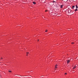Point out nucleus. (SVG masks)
<instances>
[{"mask_svg": "<svg viewBox=\"0 0 78 78\" xmlns=\"http://www.w3.org/2000/svg\"><path fill=\"white\" fill-rule=\"evenodd\" d=\"M70 60H67V64H69V62H70Z\"/></svg>", "mask_w": 78, "mask_h": 78, "instance_id": "nucleus-1", "label": "nucleus"}, {"mask_svg": "<svg viewBox=\"0 0 78 78\" xmlns=\"http://www.w3.org/2000/svg\"><path fill=\"white\" fill-rule=\"evenodd\" d=\"M55 69H57L58 67H58V64L55 65Z\"/></svg>", "mask_w": 78, "mask_h": 78, "instance_id": "nucleus-2", "label": "nucleus"}, {"mask_svg": "<svg viewBox=\"0 0 78 78\" xmlns=\"http://www.w3.org/2000/svg\"><path fill=\"white\" fill-rule=\"evenodd\" d=\"M76 66H75V67L73 68V70H74V69H76Z\"/></svg>", "mask_w": 78, "mask_h": 78, "instance_id": "nucleus-3", "label": "nucleus"}, {"mask_svg": "<svg viewBox=\"0 0 78 78\" xmlns=\"http://www.w3.org/2000/svg\"><path fill=\"white\" fill-rule=\"evenodd\" d=\"M26 53H27V56H28V54H29V52H27Z\"/></svg>", "mask_w": 78, "mask_h": 78, "instance_id": "nucleus-4", "label": "nucleus"}, {"mask_svg": "<svg viewBox=\"0 0 78 78\" xmlns=\"http://www.w3.org/2000/svg\"><path fill=\"white\" fill-rule=\"evenodd\" d=\"M68 12H69V13H71V10H69L68 11Z\"/></svg>", "mask_w": 78, "mask_h": 78, "instance_id": "nucleus-5", "label": "nucleus"}, {"mask_svg": "<svg viewBox=\"0 0 78 78\" xmlns=\"http://www.w3.org/2000/svg\"><path fill=\"white\" fill-rule=\"evenodd\" d=\"M60 6H60L61 8H62V5H61Z\"/></svg>", "mask_w": 78, "mask_h": 78, "instance_id": "nucleus-6", "label": "nucleus"}, {"mask_svg": "<svg viewBox=\"0 0 78 78\" xmlns=\"http://www.w3.org/2000/svg\"><path fill=\"white\" fill-rule=\"evenodd\" d=\"M33 3L34 5H36V2H33Z\"/></svg>", "mask_w": 78, "mask_h": 78, "instance_id": "nucleus-7", "label": "nucleus"}, {"mask_svg": "<svg viewBox=\"0 0 78 78\" xmlns=\"http://www.w3.org/2000/svg\"><path fill=\"white\" fill-rule=\"evenodd\" d=\"M76 8H78V6H77V5H76Z\"/></svg>", "mask_w": 78, "mask_h": 78, "instance_id": "nucleus-8", "label": "nucleus"}, {"mask_svg": "<svg viewBox=\"0 0 78 78\" xmlns=\"http://www.w3.org/2000/svg\"><path fill=\"white\" fill-rule=\"evenodd\" d=\"M77 10H78V9H76L75 10V11H77Z\"/></svg>", "mask_w": 78, "mask_h": 78, "instance_id": "nucleus-9", "label": "nucleus"}, {"mask_svg": "<svg viewBox=\"0 0 78 78\" xmlns=\"http://www.w3.org/2000/svg\"><path fill=\"white\" fill-rule=\"evenodd\" d=\"M9 72H10V73H11V72H12L11 71H10V70H9Z\"/></svg>", "mask_w": 78, "mask_h": 78, "instance_id": "nucleus-10", "label": "nucleus"}, {"mask_svg": "<svg viewBox=\"0 0 78 78\" xmlns=\"http://www.w3.org/2000/svg\"><path fill=\"white\" fill-rule=\"evenodd\" d=\"M74 42H72L71 43L72 44H74Z\"/></svg>", "mask_w": 78, "mask_h": 78, "instance_id": "nucleus-11", "label": "nucleus"}, {"mask_svg": "<svg viewBox=\"0 0 78 78\" xmlns=\"http://www.w3.org/2000/svg\"><path fill=\"white\" fill-rule=\"evenodd\" d=\"M73 8H75V6H73Z\"/></svg>", "mask_w": 78, "mask_h": 78, "instance_id": "nucleus-12", "label": "nucleus"}, {"mask_svg": "<svg viewBox=\"0 0 78 78\" xmlns=\"http://www.w3.org/2000/svg\"><path fill=\"white\" fill-rule=\"evenodd\" d=\"M47 31H48V30H46V31H45V32H47Z\"/></svg>", "mask_w": 78, "mask_h": 78, "instance_id": "nucleus-13", "label": "nucleus"}, {"mask_svg": "<svg viewBox=\"0 0 78 78\" xmlns=\"http://www.w3.org/2000/svg\"><path fill=\"white\" fill-rule=\"evenodd\" d=\"M1 59H3V58L2 57L1 58Z\"/></svg>", "mask_w": 78, "mask_h": 78, "instance_id": "nucleus-14", "label": "nucleus"}, {"mask_svg": "<svg viewBox=\"0 0 78 78\" xmlns=\"http://www.w3.org/2000/svg\"><path fill=\"white\" fill-rule=\"evenodd\" d=\"M65 75H67V73H65Z\"/></svg>", "mask_w": 78, "mask_h": 78, "instance_id": "nucleus-15", "label": "nucleus"}, {"mask_svg": "<svg viewBox=\"0 0 78 78\" xmlns=\"http://www.w3.org/2000/svg\"><path fill=\"white\" fill-rule=\"evenodd\" d=\"M76 67H77V66H78V65H76Z\"/></svg>", "mask_w": 78, "mask_h": 78, "instance_id": "nucleus-16", "label": "nucleus"}, {"mask_svg": "<svg viewBox=\"0 0 78 78\" xmlns=\"http://www.w3.org/2000/svg\"><path fill=\"white\" fill-rule=\"evenodd\" d=\"M45 12H47V10H46V11H45Z\"/></svg>", "mask_w": 78, "mask_h": 78, "instance_id": "nucleus-17", "label": "nucleus"}, {"mask_svg": "<svg viewBox=\"0 0 78 78\" xmlns=\"http://www.w3.org/2000/svg\"><path fill=\"white\" fill-rule=\"evenodd\" d=\"M38 41H39V40H38Z\"/></svg>", "mask_w": 78, "mask_h": 78, "instance_id": "nucleus-18", "label": "nucleus"}, {"mask_svg": "<svg viewBox=\"0 0 78 78\" xmlns=\"http://www.w3.org/2000/svg\"><path fill=\"white\" fill-rule=\"evenodd\" d=\"M54 2H55V1H54Z\"/></svg>", "mask_w": 78, "mask_h": 78, "instance_id": "nucleus-19", "label": "nucleus"}, {"mask_svg": "<svg viewBox=\"0 0 78 78\" xmlns=\"http://www.w3.org/2000/svg\"><path fill=\"white\" fill-rule=\"evenodd\" d=\"M1 76H0V77Z\"/></svg>", "mask_w": 78, "mask_h": 78, "instance_id": "nucleus-20", "label": "nucleus"}]
</instances>
